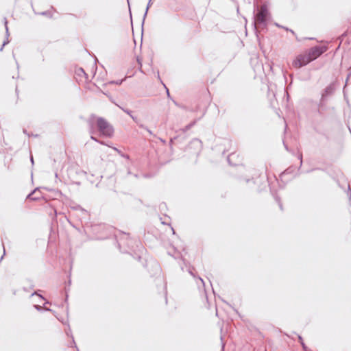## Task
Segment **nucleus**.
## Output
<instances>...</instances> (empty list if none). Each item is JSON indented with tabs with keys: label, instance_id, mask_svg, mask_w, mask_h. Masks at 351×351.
I'll use <instances>...</instances> for the list:
<instances>
[{
	"label": "nucleus",
	"instance_id": "33",
	"mask_svg": "<svg viewBox=\"0 0 351 351\" xmlns=\"http://www.w3.org/2000/svg\"><path fill=\"white\" fill-rule=\"evenodd\" d=\"M171 100L173 101V104H174L176 106L180 107V106L177 103V101H175V100H173V99H172Z\"/></svg>",
	"mask_w": 351,
	"mask_h": 351
},
{
	"label": "nucleus",
	"instance_id": "9",
	"mask_svg": "<svg viewBox=\"0 0 351 351\" xmlns=\"http://www.w3.org/2000/svg\"><path fill=\"white\" fill-rule=\"evenodd\" d=\"M197 123V120H194L193 121L191 122L188 125H186L184 128L182 129L183 132H186L188 130H189L193 126H194Z\"/></svg>",
	"mask_w": 351,
	"mask_h": 351
},
{
	"label": "nucleus",
	"instance_id": "24",
	"mask_svg": "<svg viewBox=\"0 0 351 351\" xmlns=\"http://www.w3.org/2000/svg\"><path fill=\"white\" fill-rule=\"evenodd\" d=\"M349 70H350V73L348 74V76L346 77V84H347V82L348 81V79L350 78V75H351V67L349 68ZM346 86V85H345ZM346 87V86H344ZM345 90V88H343V90Z\"/></svg>",
	"mask_w": 351,
	"mask_h": 351
},
{
	"label": "nucleus",
	"instance_id": "1",
	"mask_svg": "<svg viewBox=\"0 0 351 351\" xmlns=\"http://www.w3.org/2000/svg\"><path fill=\"white\" fill-rule=\"evenodd\" d=\"M254 23L257 32V29H264L267 28L268 21L270 19V13L265 5H262L254 16Z\"/></svg>",
	"mask_w": 351,
	"mask_h": 351
},
{
	"label": "nucleus",
	"instance_id": "22",
	"mask_svg": "<svg viewBox=\"0 0 351 351\" xmlns=\"http://www.w3.org/2000/svg\"><path fill=\"white\" fill-rule=\"evenodd\" d=\"M139 126L141 128L145 129L151 135L152 134V132L150 130H149L147 127H145L144 125L141 124Z\"/></svg>",
	"mask_w": 351,
	"mask_h": 351
},
{
	"label": "nucleus",
	"instance_id": "21",
	"mask_svg": "<svg viewBox=\"0 0 351 351\" xmlns=\"http://www.w3.org/2000/svg\"><path fill=\"white\" fill-rule=\"evenodd\" d=\"M34 295H38V297H40L41 299L45 300V298H44L42 295H40V294L38 293V292H37V291H34V293H32L31 294V296H34Z\"/></svg>",
	"mask_w": 351,
	"mask_h": 351
},
{
	"label": "nucleus",
	"instance_id": "37",
	"mask_svg": "<svg viewBox=\"0 0 351 351\" xmlns=\"http://www.w3.org/2000/svg\"><path fill=\"white\" fill-rule=\"evenodd\" d=\"M301 343V345L302 346L303 348H304V349H306V346H305L304 343L303 342V341H301V343Z\"/></svg>",
	"mask_w": 351,
	"mask_h": 351
},
{
	"label": "nucleus",
	"instance_id": "20",
	"mask_svg": "<svg viewBox=\"0 0 351 351\" xmlns=\"http://www.w3.org/2000/svg\"><path fill=\"white\" fill-rule=\"evenodd\" d=\"M34 307L38 311H42L43 310H44V307L40 306V305H38V304H34Z\"/></svg>",
	"mask_w": 351,
	"mask_h": 351
},
{
	"label": "nucleus",
	"instance_id": "53",
	"mask_svg": "<svg viewBox=\"0 0 351 351\" xmlns=\"http://www.w3.org/2000/svg\"><path fill=\"white\" fill-rule=\"evenodd\" d=\"M285 147L286 149L288 150L287 146L285 145Z\"/></svg>",
	"mask_w": 351,
	"mask_h": 351
},
{
	"label": "nucleus",
	"instance_id": "50",
	"mask_svg": "<svg viewBox=\"0 0 351 351\" xmlns=\"http://www.w3.org/2000/svg\"><path fill=\"white\" fill-rule=\"evenodd\" d=\"M224 346H225V345H224V343H223V344H222V350H221V351H223Z\"/></svg>",
	"mask_w": 351,
	"mask_h": 351
},
{
	"label": "nucleus",
	"instance_id": "8",
	"mask_svg": "<svg viewBox=\"0 0 351 351\" xmlns=\"http://www.w3.org/2000/svg\"><path fill=\"white\" fill-rule=\"evenodd\" d=\"M152 5V0H149L148 3H147V8L145 9V12L144 13V15H143V21H142V26L144 24V22H145V18L147 15V12H148V10L150 8V6Z\"/></svg>",
	"mask_w": 351,
	"mask_h": 351
},
{
	"label": "nucleus",
	"instance_id": "35",
	"mask_svg": "<svg viewBox=\"0 0 351 351\" xmlns=\"http://www.w3.org/2000/svg\"><path fill=\"white\" fill-rule=\"evenodd\" d=\"M30 134V136H34V137H38V134H34L33 133H29Z\"/></svg>",
	"mask_w": 351,
	"mask_h": 351
},
{
	"label": "nucleus",
	"instance_id": "54",
	"mask_svg": "<svg viewBox=\"0 0 351 351\" xmlns=\"http://www.w3.org/2000/svg\"><path fill=\"white\" fill-rule=\"evenodd\" d=\"M172 231H173V233L175 234V231H174L173 228H172Z\"/></svg>",
	"mask_w": 351,
	"mask_h": 351
},
{
	"label": "nucleus",
	"instance_id": "32",
	"mask_svg": "<svg viewBox=\"0 0 351 351\" xmlns=\"http://www.w3.org/2000/svg\"><path fill=\"white\" fill-rule=\"evenodd\" d=\"M30 161H31V162H32V165H34V158H33V156H30Z\"/></svg>",
	"mask_w": 351,
	"mask_h": 351
},
{
	"label": "nucleus",
	"instance_id": "4",
	"mask_svg": "<svg viewBox=\"0 0 351 351\" xmlns=\"http://www.w3.org/2000/svg\"><path fill=\"white\" fill-rule=\"evenodd\" d=\"M326 50L327 47L326 46H315L309 49L307 54L310 57L311 61H313L326 52Z\"/></svg>",
	"mask_w": 351,
	"mask_h": 351
},
{
	"label": "nucleus",
	"instance_id": "31",
	"mask_svg": "<svg viewBox=\"0 0 351 351\" xmlns=\"http://www.w3.org/2000/svg\"><path fill=\"white\" fill-rule=\"evenodd\" d=\"M23 132L25 134L27 135L29 137H30V134H29V133H28V132H27V130L23 129Z\"/></svg>",
	"mask_w": 351,
	"mask_h": 351
},
{
	"label": "nucleus",
	"instance_id": "6",
	"mask_svg": "<svg viewBox=\"0 0 351 351\" xmlns=\"http://www.w3.org/2000/svg\"><path fill=\"white\" fill-rule=\"evenodd\" d=\"M40 192L39 188H36L34 191H32L28 195L27 198L31 199L32 200H37L41 198Z\"/></svg>",
	"mask_w": 351,
	"mask_h": 351
},
{
	"label": "nucleus",
	"instance_id": "17",
	"mask_svg": "<svg viewBox=\"0 0 351 351\" xmlns=\"http://www.w3.org/2000/svg\"><path fill=\"white\" fill-rule=\"evenodd\" d=\"M275 25H276L277 27H282V28H284L285 29H286L287 31H290L293 35L295 34V32L294 31H293L292 29H289V28L287 27H285L283 26H281L278 23H275Z\"/></svg>",
	"mask_w": 351,
	"mask_h": 351
},
{
	"label": "nucleus",
	"instance_id": "28",
	"mask_svg": "<svg viewBox=\"0 0 351 351\" xmlns=\"http://www.w3.org/2000/svg\"><path fill=\"white\" fill-rule=\"evenodd\" d=\"M130 117L136 122L138 123V119L137 117H134L132 114H130Z\"/></svg>",
	"mask_w": 351,
	"mask_h": 351
},
{
	"label": "nucleus",
	"instance_id": "48",
	"mask_svg": "<svg viewBox=\"0 0 351 351\" xmlns=\"http://www.w3.org/2000/svg\"><path fill=\"white\" fill-rule=\"evenodd\" d=\"M23 290H24L25 291H28V289H27V287H23Z\"/></svg>",
	"mask_w": 351,
	"mask_h": 351
},
{
	"label": "nucleus",
	"instance_id": "7",
	"mask_svg": "<svg viewBox=\"0 0 351 351\" xmlns=\"http://www.w3.org/2000/svg\"><path fill=\"white\" fill-rule=\"evenodd\" d=\"M96 118L95 114H91L90 119L88 120V123L89 126V132L93 135L95 132V128L93 123V119Z\"/></svg>",
	"mask_w": 351,
	"mask_h": 351
},
{
	"label": "nucleus",
	"instance_id": "16",
	"mask_svg": "<svg viewBox=\"0 0 351 351\" xmlns=\"http://www.w3.org/2000/svg\"><path fill=\"white\" fill-rule=\"evenodd\" d=\"M4 25H5V32H6V36H8L9 31H8V21H7L6 18H4Z\"/></svg>",
	"mask_w": 351,
	"mask_h": 351
},
{
	"label": "nucleus",
	"instance_id": "44",
	"mask_svg": "<svg viewBox=\"0 0 351 351\" xmlns=\"http://www.w3.org/2000/svg\"><path fill=\"white\" fill-rule=\"evenodd\" d=\"M199 280L202 282L203 285H204V280L202 278H201L200 277L199 278Z\"/></svg>",
	"mask_w": 351,
	"mask_h": 351
},
{
	"label": "nucleus",
	"instance_id": "52",
	"mask_svg": "<svg viewBox=\"0 0 351 351\" xmlns=\"http://www.w3.org/2000/svg\"><path fill=\"white\" fill-rule=\"evenodd\" d=\"M165 206V204H160V207H162V206Z\"/></svg>",
	"mask_w": 351,
	"mask_h": 351
},
{
	"label": "nucleus",
	"instance_id": "15",
	"mask_svg": "<svg viewBox=\"0 0 351 351\" xmlns=\"http://www.w3.org/2000/svg\"><path fill=\"white\" fill-rule=\"evenodd\" d=\"M77 75H80L81 73H82L84 75L86 76V77L87 78L88 76H87V74L85 73L84 70L82 69V68H80L78 70H77Z\"/></svg>",
	"mask_w": 351,
	"mask_h": 351
},
{
	"label": "nucleus",
	"instance_id": "30",
	"mask_svg": "<svg viewBox=\"0 0 351 351\" xmlns=\"http://www.w3.org/2000/svg\"><path fill=\"white\" fill-rule=\"evenodd\" d=\"M298 158H299V159H300V166H301V165H302V154H300L299 155Z\"/></svg>",
	"mask_w": 351,
	"mask_h": 351
},
{
	"label": "nucleus",
	"instance_id": "40",
	"mask_svg": "<svg viewBox=\"0 0 351 351\" xmlns=\"http://www.w3.org/2000/svg\"><path fill=\"white\" fill-rule=\"evenodd\" d=\"M113 149L117 151L118 153H120L121 152L116 147H113Z\"/></svg>",
	"mask_w": 351,
	"mask_h": 351
},
{
	"label": "nucleus",
	"instance_id": "29",
	"mask_svg": "<svg viewBox=\"0 0 351 351\" xmlns=\"http://www.w3.org/2000/svg\"><path fill=\"white\" fill-rule=\"evenodd\" d=\"M71 338H72V344H73V346L76 348V349H78V347L76 346V344L74 341V338H73V335H71Z\"/></svg>",
	"mask_w": 351,
	"mask_h": 351
},
{
	"label": "nucleus",
	"instance_id": "5",
	"mask_svg": "<svg viewBox=\"0 0 351 351\" xmlns=\"http://www.w3.org/2000/svg\"><path fill=\"white\" fill-rule=\"evenodd\" d=\"M311 62H312V61L310 59V57L308 56L307 53L306 54H300L294 60V61L293 62V65L295 67L301 68L304 66H306Z\"/></svg>",
	"mask_w": 351,
	"mask_h": 351
},
{
	"label": "nucleus",
	"instance_id": "36",
	"mask_svg": "<svg viewBox=\"0 0 351 351\" xmlns=\"http://www.w3.org/2000/svg\"><path fill=\"white\" fill-rule=\"evenodd\" d=\"M301 343V345L302 346L303 348H304V349H306V346H305L304 343L303 342V341H301V343Z\"/></svg>",
	"mask_w": 351,
	"mask_h": 351
},
{
	"label": "nucleus",
	"instance_id": "2",
	"mask_svg": "<svg viewBox=\"0 0 351 351\" xmlns=\"http://www.w3.org/2000/svg\"><path fill=\"white\" fill-rule=\"evenodd\" d=\"M97 130L101 135L112 137L114 133L113 127L103 117H97L96 122Z\"/></svg>",
	"mask_w": 351,
	"mask_h": 351
},
{
	"label": "nucleus",
	"instance_id": "10",
	"mask_svg": "<svg viewBox=\"0 0 351 351\" xmlns=\"http://www.w3.org/2000/svg\"><path fill=\"white\" fill-rule=\"evenodd\" d=\"M245 182L249 184V186L253 188L255 184V180L254 178L245 180Z\"/></svg>",
	"mask_w": 351,
	"mask_h": 351
},
{
	"label": "nucleus",
	"instance_id": "38",
	"mask_svg": "<svg viewBox=\"0 0 351 351\" xmlns=\"http://www.w3.org/2000/svg\"><path fill=\"white\" fill-rule=\"evenodd\" d=\"M298 339H299L300 343H301V341H303L302 337L301 336H300V335L298 336Z\"/></svg>",
	"mask_w": 351,
	"mask_h": 351
},
{
	"label": "nucleus",
	"instance_id": "3",
	"mask_svg": "<svg viewBox=\"0 0 351 351\" xmlns=\"http://www.w3.org/2000/svg\"><path fill=\"white\" fill-rule=\"evenodd\" d=\"M337 87V82H333L327 86L322 91L319 106H322L327 97L334 94Z\"/></svg>",
	"mask_w": 351,
	"mask_h": 351
},
{
	"label": "nucleus",
	"instance_id": "51",
	"mask_svg": "<svg viewBox=\"0 0 351 351\" xmlns=\"http://www.w3.org/2000/svg\"><path fill=\"white\" fill-rule=\"evenodd\" d=\"M160 140L163 143H165V141L162 139V138H160Z\"/></svg>",
	"mask_w": 351,
	"mask_h": 351
},
{
	"label": "nucleus",
	"instance_id": "47",
	"mask_svg": "<svg viewBox=\"0 0 351 351\" xmlns=\"http://www.w3.org/2000/svg\"><path fill=\"white\" fill-rule=\"evenodd\" d=\"M315 169H311V170H308V171H307V173L311 172V171H313V170H315Z\"/></svg>",
	"mask_w": 351,
	"mask_h": 351
},
{
	"label": "nucleus",
	"instance_id": "13",
	"mask_svg": "<svg viewBox=\"0 0 351 351\" xmlns=\"http://www.w3.org/2000/svg\"><path fill=\"white\" fill-rule=\"evenodd\" d=\"M123 81H124L123 79L119 80H113V81L110 82V84L121 85L123 83Z\"/></svg>",
	"mask_w": 351,
	"mask_h": 351
},
{
	"label": "nucleus",
	"instance_id": "41",
	"mask_svg": "<svg viewBox=\"0 0 351 351\" xmlns=\"http://www.w3.org/2000/svg\"><path fill=\"white\" fill-rule=\"evenodd\" d=\"M34 288V285L33 284L30 285V289H33Z\"/></svg>",
	"mask_w": 351,
	"mask_h": 351
},
{
	"label": "nucleus",
	"instance_id": "55",
	"mask_svg": "<svg viewBox=\"0 0 351 351\" xmlns=\"http://www.w3.org/2000/svg\"><path fill=\"white\" fill-rule=\"evenodd\" d=\"M128 1V3H129V0H127Z\"/></svg>",
	"mask_w": 351,
	"mask_h": 351
},
{
	"label": "nucleus",
	"instance_id": "42",
	"mask_svg": "<svg viewBox=\"0 0 351 351\" xmlns=\"http://www.w3.org/2000/svg\"><path fill=\"white\" fill-rule=\"evenodd\" d=\"M44 310L48 311H51V309H50L49 308H44Z\"/></svg>",
	"mask_w": 351,
	"mask_h": 351
},
{
	"label": "nucleus",
	"instance_id": "26",
	"mask_svg": "<svg viewBox=\"0 0 351 351\" xmlns=\"http://www.w3.org/2000/svg\"><path fill=\"white\" fill-rule=\"evenodd\" d=\"M234 154H230V155L228 156V159H227V160H228V162H229L230 164H231V162H230V160H231V158H232V157H233V156H234Z\"/></svg>",
	"mask_w": 351,
	"mask_h": 351
},
{
	"label": "nucleus",
	"instance_id": "27",
	"mask_svg": "<svg viewBox=\"0 0 351 351\" xmlns=\"http://www.w3.org/2000/svg\"><path fill=\"white\" fill-rule=\"evenodd\" d=\"M166 92H167V97L172 99L171 95H170V93H169V89L167 88H166Z\"/></svg>",
	"mask_w": 351,
	"mask_h": 351
},
{
	"label": "nucleus",
	"instance_id": "34",
	"mask_svg": "<svg viewBox=\"0 0 351 351\" xmlns=\"http://www.w3.org/2000/svg\"><path fill=\"white\" fill-rule=\"evenodd\" d=\"M189 273L191 276H194V274H193V271H192V270H191L190 268L189 269Z\"/></svg>",
	"mask_w": 351,
	"mask_h": 351
},
{
	"label": "nucleus",
	"instance_id": "19",
	"mask_svg": "<svg viewBox=\"0 0 351 351\" xmlns=\"http://www.w3.org/2000/svg\"><path fill=\"white\" fill-rule=\"evenodd\" d=\"M347 194L348 195L350 204L351 205V189H350V186H348V191H347Z\"/></svg>",
	"mask_w": 351,
	"mask_h": 351
},
{
	"label": "nucleus",
	"instance_id": "12",
	"mask_svg": "<svg viewBox=\"0 0 351 351\" xmlns=\"http://www.w3.org/2000/svg\"><path fill=\"white\" fill-rule=\"evenodd\" d=\"M90 138H91L93 141H95V142H97V143H99V144H101V145H107V146H109V147H110V145H108L107 143H105V142H104V141H101L98 140V139H97L95 136H94L93 135H91V136H90Z\"/></svg>",
	"mask_w": 351,
	"mask_h": 351
},
{
	"label": "nucleus",
	"instance_id": "45",
	"mask_svg": "<svg viewBox=\"0 0 351 351\" xmlns=\"http://www.w3.org/2000/svg\"><path fill=\"white\" fill-rule=\"evenodd\" d=\"M121 156H122L123 157L126 158H129V156H128V155H126V156H125V155L122 154Z\"/></svg>",
	"mask_w": 351,
	"mask_h": 351
},
{
	"label": "nucleus",
	"instance_id": "23",
	"mask_svg": "<svg viewBox=\"0 0 351 351\" xmlns=\"http://www.w3.org/2000/svg\"><path fill=\"white\" fill-rule=\"evenodd\" d=\"M9 43V40L7 38L6 40L3 41V45L1 46V47L0 48V51H3V47H5V45H7L8 43Z\"/></svg>",
	"mask_w": 351,
	"mask_h": 351
},
{
	"label": "nucleus",
	"instance_id": "25",
	"mask_svg": "<svg viewBox=\"0 0 351 351\" xmlns=\"http://www.w3.org/2000/svg\"><path fill=\"white\" fill-rule=\"evenodd\" d=\"M73 208L75 210H80L82 212H86V210L84 208H82L80 206H75L73 207Z\"/></svg>",
	"mask_w": 351,
	"mask_h": 351
},
{
	"label": "nucleus",
	"instance_id": "39",
	"mask_svg": "<svg viewBox=\"0 0 351 351\" xmlns=\"http://www.w3.org/2000/svg\"><path fill=\"white\" fill-rule=\"evenodd\" d=\"M193 141H194V142H197V143H201V141H199L198 139H195V140H194Z\"/></svg>",
	"mask_w": 351,
	"mask_h": 351
},
{
	"label": "nucleus",
	"instance_id": "18",
	"mask_svg": "<svg viewBox=\"0 0 351 351\" xmlns=\"http://www.w3.org/2000/svg\"><path fill=\"white\" fill-rule=\"evenodd\" d=\"M124 112H125L126 114H129L130 116V114H132V111L130 110H128V109H126V108H123L119 106H118Z\"/></svg>",
	"mask_w": 351,
	"mask_h": 351
},
{
	"label": "nucleus",
	"instance_id": "46",
	"mask_svg": "<svg viewBox=\"0 0 351 351\" xmlns=\"http://www.w3.org/2000/svg\"><path fill=\"white\" fill-rule=\"evenodd\" d=\"M68 297H69V296H68V295L66 294V298H65V302H67V300H68Z\"/></svg>",
	"mask_w": 351,
	"mask_h": 351
},
{
	"label": "nucleus",
	"instance_id": "43",
	"mask_svg": "<svg viewBox=\"0 0 351 351\" xmlns=\"http://www.w3.org/2000/svg\"><path fill=\"white\" fill-rule=\"evenodd\" d=\"M70 332H71V330H69V331L66 332V335L68 336H71V337L72 335H70Z\"/></svg>",
	"mask_w": 351,
	"mask_h": 351
},
{
	"label": "nucleus",
	"instance_id": "49",
	"mask_svg": "<svg viewBox=\"0 0 351 351\" xmlns=\"http://www.w3.org/2000/svg\"><path fill=\"white\" fill-rule=\"evenodd\" d=\"M173 138H171V140H170V144H172V143H173Z\"/></svg>",
	"mask_w": 351,
	"mask_h": 351
},
{
	"label": "nucleus",
	"instance_id": "11",
	"mask_svg": "<svg viewBox=\"0 0 351 351\" xmlns=\"http://www.w3.org/2000/svg\"><path fill=\"white\" fill-rule=\"evenodd\" d=\"M38 14L42 15V16H47V17H49V18H51L52 17V13L49 10L44 11V12H40Z\"/></svg>",
	"mask_w": 351,
	"mask_h": 351
},
{
	"label": "nucleus",
	"instance_id": "14",
	"mask_svg": "<svg viewBox=\"0 0 351 351\" xmlns=\"http://www.w3.org/2000/svg\"><path fill=\"white\" fill-rule=\"evenodd\" d=\"M275 199H276V201L278 202L280 209L281 210H283L282 204V202H281V201H280V197H279L278 196H276V197H275Z\"/></svg>",
	"mask_w": 351,
	"mask_h": 351
}]
</instances>
